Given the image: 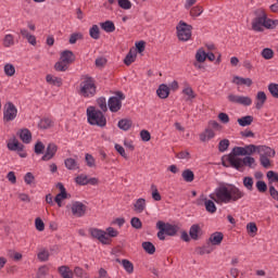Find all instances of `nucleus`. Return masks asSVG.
<instances>
[{
	"label": "nucleus",
	"instance_id": "obj_1",
	"mask_svg": "<svg viewBox=\"0 0 278 278\" xmlns=\"http://www.w3.org/2000/svg\"><path fill=\"white\" fill-rule=\"evenodd\" d=\"M211 200L204 198V207L208 214H216L217 205H228V203H238L244 199V191L231 184H220L213 193L208 195ZM215 201V203H214Z\"/></svg>",
	"mask_w": 278,
	"mask_h": 278
},
{
	"label": "nucleus",
	"instance_id": "obj_2",
	"mask_svg": "<svg viewBox=\"0 0 278 278\" xmlns=\"http://www.w3.org/2000/svg\"><path fill=\"white\" fill-rule=\"evenodd\" d=\"M254 18L252 20L253 31L262 33L264 29H276L278 20L268 18V14L264 9L254 11Z\"/></svg>",
	"mask_w": 278,
	"mask_h": 278
},
{
	"label": "nucleus",
	"instance_id": "obj_3",
	"mask_svg": "<svg viewBox=\"0 0 278 278\" xmlns=\"http://www.w3.org/2000/svg\"><path fill=\"white\" fill-rule=\"evenodd\" d=\"M223 165L228 167L231 166L237 170H240L243 166H248L249 168H255V159L253 156H245L240 159L236 155L226 156V161H223Z\"/></svg>",
	"mask_w": 278,
	"mask_h": 278
},
{
	"label": "nucleus",
	"instance_id": "obj_4",
	"mask_svg": "<svg viewBox=\"0 0 278 278\" xmlns=\"http://www.w3.org/2000/svg\"><path fill=\"white\" fill-rule=\"evenodd\" d=\"M87 122L96 127H105L108 125V118L97 106H89L87 109Z\"/></svg>",
	"mask_w": 278,
	"mask_h": 278
},
{
	"label": "nucleus",
	"instance_id": "obj_5",
	"mask_svg": "<svg viewBox=\"0 0 278 278\" xmlns=\"http://www.w3.org/2000/svg\"><path fill=\"white\" fill-rule=\"evenodd\" d=\"M260 162L264 168H270V159L275 157V150L270 147L258 146Z\"/></svg>",
	"mask_w": 278,
	"mask_h": 278
},
{
	"label": "nucleus",
	"instance_id": "obj_6",
	"mask_svg": "<svg viewBox=\"0 0 278 278\" xmlns=\"http://www.w3.org/2000/svg\"><path fill=\"white\" fill-rule=\"evenodd\" d=\"M176 30L178 40H181V42H188V40L192 38V25H189L184 21H180L178 23V25L176 26Z\"/></svg>",
	"mask_w": 278,
	"mask_h": 278
},
{
	"label": "nucleus",
	"instance_id": "obj_7",
	"mask_svg": "<svg viewBox=\"0 0 278 278\" xmlns=\"http://www.w3.org/2000/svg\"><path fill=\"white\" fill-rule=\"evenodd\" d=\"M80 94L81 97H94L97 94V86H94L92 77L86 76L85 80L80 83Z\"/></svg>",
	"mask_w": 278,
	"mask_h": 278
},
{
	"label": "nucleus",
	"instance_id": "obj_8",
	"mask_svg": "<svg viewBox=\"0 0 278 278\" xmlns=\"http://www.w3.org/2000/svg\"><path fill=\"white\" fill-rule=\"evenodd\" d=\"M258 149H260V146H255V144H249L245 147H236L232 149L229 155H235L239 157L240 155L251 156L253 155V153H257Z\"/></svg>",
	"mask_w": 278,
	"mask_h": 278
},
{
	"label": "nucleus",
	"instance_id": "obj_9",
	"mask_svg": "<svg viewBox=\"0 0 278 278\" xmlns=\"http://www.w3.org/2000/svg\"><path fill=\"white\" fill-rule=\"evenodd\" d=\"M89 233L96 240H99L102 244H110V237H108V232L105 230H101L98 228L89 229Z\"/></svg>",
	"mask_w": 278,
	"mask_h": 278
},
{
	"label": "nucleus",
	"instance_id": "obj_10",
	"mask_svg": "<svg viewBox=\"0 0 278 278\" xmlns=\"http://www.w3.org/2000/svg\"><path fill=\"white\" fill-rule=\"evenodd\" d=\"M17 114H18V110L16 109V106L14 105L4 106L3 119L7 123H10V121H14V118H16Z\"/></svg>",
	"mask_w": 278,
	"mask_h": 278
},
{
	"label": "nucleus",
	"instance_id": "obj_11",
	"mask_svg": "<svg viewBox=\"0 0 278 278\" xmlns=\"http://www.w3.org/2000/svg\"><path fill=\"white\" fill-rule=\"evenodd\" d=\"M73 216L76 218H81L86 214V205L81 202H73L71 205Z\"/></svg>",
	"mask_w": 278,
	"mask_h": 278
},
{
	"label": "nucleus",
	"instance_id": "obj_12",
	"mask_svg": "<svg viewBox=\"0 0 278 278\" xmlns=\"http://www.w3.org/2000/svg\"><path fill=\"white\" fill-rule=\"evenodd\" d=\"M228 101H230V103H237L239 105H251V103H253V100H251L249 97L236 94H229Z\"/></svg>",
	"mask_w": 278,
	"mask_h": 278
},
{
	"label": "nucleus",
	"instance_id": "obj_13",
	"mask_svg": "<svg viewBox=\"0 0 278 278\" xmlns=\"http://www.w3.org/2000/svg\"><path fill=\"white\" fill-rule=\"evenodd\" d=\"M56 153H58V144L49 143L45 155L41 157L42 162H49V160H53Z\"/></svg>",
	"mask_w": 278,
	"mask_h": 278
},
{
	"label": "nucleus",
	"instance_id": "obj_14",
	"mask_svg": "<svg viewBox=\"0 0 278 278\" xmlns=\"http://www.w3.org/2000/svg\"><path fill=\"white\" fill-rule=\"evenodd\" d=\"M7 147L9 151H16V152L24 151L25 149V146L21 143L16 138L10 139L7 143Z\"/></svg>",
	"mask_w": 278,
	"mask_h": 278
},
{
	"label": "nucleus",
	"instance_id": "obj_15",
	"mask_svg": "<svg viewBox=\"0 0 278 278\" xmlns=\"http://www.w3.org/2000/svg\"><path fill=\"white\" fill-rule=\"evenodd\" d=\"M200 142H210V140H213V138H216V132L212 128H205L204 131H202L199 135Z\"/></svg>",
	"mask_w": 278,
	"mask_h": 278
},
{
	"label": "nucleus",
	"instance_id": "obj_16",
	"mask_svg": "<svg viewBox=\"0 0 278 278\" xmlns=\"http://www.w3.org/2000/svg\"><path fill=\"white\" fill-rule=\"evenodd\" d=\"M58 188H59V190H61V192L59 194H56V197L54 198V201L58 204V207H62V202L65 199H67L68 193H66V188H64V185L58 184Z\"/></svg>",
	"mask_w": 278,
	"mask_h": 278
},
{
	"label": "nucleus",
	"instance_id": "obj_17",
	"mask_svg": "<svg viewBox=\"0 0 278 278\" xmlns=\"http://www.w3.org/2000/svg\"><path fill=\"white\" fill-rule=\"evenodd\" d=\"M189 236L191 240H199L203 236V229L199 224H193L189 229Z\"/></svg>",
	"mask_w": 278,
	"mask_h": 278
},
{
	"label": "nucleus",
	"instance_id": "obj_18",
	"mask_svg": "<svg viewBox=\"0 0 278 278\" xmlns=\"http://www.w3.org/2000/svg\"><path fill=\"white\" fill-rule=\"evenodd\" d=\"M60 60L62 62H65L66 64H73V62H75L76 58H75V53H73V51L71 50H64L61 52L60 54Z\"/></svg>",
	"mask_w": 278,
	"mask_h": 278
},
{
	"label": "nucleus",
	"instance_id": "obj_19",
	"mask_svg": "<svg viewBox=\"0 0 278 278\" xmlns=\"http://www.w3.org/2000/svg\"><path fill=\"white\" fill-rule=\"evenodd\" d=\"M123 101H125V93L117 91L115 96L109 99L108 105H122Z\"/></svg>",
	"mask_w": 278,
	"mask_h": 278
},
{
	"label": "nucleus",
	"instance_id": "obj_20",
	"mask_svg": "<svg viewBox=\"0 0 278 278\" xmlns=\"http://www.w3.org/2000/svg\"><path fill=\"white\" fill-rule=\"evenodd\" d=\"M156 94L160 99H168V94H170V87L166 84H161L156 90Z\"/></svg>",
	"mask_w": 278,
	"mask_h": 278
},
{
	"label": "nucleus",
	"instance_id": "obj_21",
	"mask_svg": "<svg viewBox=\"0 0 278 278\" xmlns=\"http://www.w3.org/2000/svg\"><path fill=\"white\" fill-rule=\"evenodd\" d=\"M232 84H236L237 86H247L248 88H251V86H253V79L235 76L232 79Z\"/></svg>",
	"mask_w": 278,
	"mask_h": 278
},
{
	"label": "nucleus",
	"instance_id": "obj_22",
	"mask_svg": "<svg viewBox=\"0 0 278 278\" xmlns=\"http://www.w3.org/2000/svg\"><path fill=\"white\" fill-rule=\"evenodd\" d=\"M17 136H20V139L24 144H29L31 142V131L27 128H23L17 132Z\"/></svg>",
	"mask_w": 278,
	"mask_h": 278
},
{
	"label": "nucleus",
	"instance_id": "obj_23",
	"mask_svg": "<svg viewBox=\"0 0 278 278\" xmlns=\"http://www.w3.org/2000/svg\"><path fill=\"white\" fill-rule=\"evenodd\" d=\"M100 27L106 34H113V31H116V25H114V22H112L110 20L100 23Z\"/></svg>",
	"mask_w": 278,
	"mask_h": 278
},
{
	"label": "nucleus",
	"instance_id": "obj_24",
	"mask_svg": "<svg viewBox=\"0 0 278 278\" xmlns=\"http://www.w3.org/2000/svg\"><path fill=\"white\" fill-rule=\"evenodd\" d=\"M134 207L137 214H142V212L147 210V200H144L143 198H139L138 200H136Z\"/></svg>",
	"mask_w": 278,
	"mask_h": 278
},
{
	"label": "nucleus",
	"instance_id": "obj_25",
	"mask_svg": "<svg viewBox=\"0 0 278 278\" xmlns=\"http://www.w3.org/2000/svg\"><path fill=\"white\" fill-rule=\"evenodd\" d=\"M162 225H163L162 228L165 230L166 236H176L177 231H179V228H177V226H173L164 222H162Z\"/></svg>",
	"mask_w": 278,
	"mask_h": 278
},
{
	"label": "nucleus",
	"instance_id": "obj_26",
	"mask_svg": "<svg viewBox=\"0 0 278 278\" xmlns=\"http://www.w3.org/2000/svg\"><path fill=\"white\" fill-rule=\"evenodd\" d=\"M21 36H23V38H26L27 42H29V45H33V47H36V36L29 34V30L22 28L20 30Z\"/></svg>",
	"mask_w": 278,
	"mask_h": 278
},
{
	"label": "nucleus",
	"instance_id": "obj_27",
	"mask_svg": "<svg viewBox=\"0 0 278 278\" xmlns=\"http://www.w3.org/2000/svg\"><path fill=\"white\" fill-rule=\"evenodd\" d=\"M223 232H213L208 240L211 244H213L214 247H218V244L223 242Z\"/></svg>",
	"mask_w": 278,
	"mask_h": 278
},
{
	"label": "nucleus",
	"instance_id": "obj_28",
	"mask_svg": "<svg viewBox=\"0 0 278 278\" xmlns=\"http://www.w3.org/2000/svg\"><path fill=\"white\" fill-rule=\"evenodd\" d=\"M89 36L93 40H99V38H101V30L99 29V25L94 24L91 26L89 29Z\"/></svg>",
	"mask_w": 278,
	"mask_h": 278
},
{
	"label": "nucleus",
	"instance_id": "obj_29",
	"mask_svg": "<svg viewBox=\"0 0 278 278\" xmlns=\"http://www.w3.org/2000/svg\"><path fill=\"white\" fill-rule=\"evenodd\" d=\"M59 274L62 278H73L74 274L73 270L68 266H61L59 267Z\"/></svg>",
	"mask_w": 278,
	"mask_h": 278
},
{
	"label": "nucleus",
	"instance_id": "obj_30",
	"mask_svg": "<svg viewBox=\"0 0 278 278\" xmlns=\"http://www.w3.org/2000/svg\"><path fill=\"white\" fill-rule=\"evenodd\" d=\"M46 80L48 84H51L52 86H58V88H60V86H62V78L55 77L51 74H48L46 76Z\"/></svg>",
	"mask_w": 278,
	"mask_h": 278
},
{
	"label": "nucleus",
	"instance_id": "obj_31",
	"mask_svg": "<svg viewBox=\"0 0 278 278\" xmlns=\"http://www.w3.org/2000/svg\"><path fill=\"white\" fill-rule=\"evenodd\" d=\"M71 66L68 63L61 61V59L54 64V71L59 73H66V70Z\"/></svg>",
	"mask_w": 278,
	"mask_h": 278
},
{
	"label": "nucleus",
	"instance_id": "obj_32",
	"mask_svg": "<svg viewBox=\"0 0 278 278\" xmlns=\"http://www.w3.org/2000/svg\"><path fill=\"white\" fill-rule=\"evenodd\" d=\"M237 123H239L240 127H249L251 123H253V116L247 115L241 118L237 119Z\"/></svg>",
	"mask_w": 278,
	"mask_h": 278
},
{
	"label": "nucleus",
	"instance_id": "obj_33",
	"mask_svg": "<svg viewBox=\"0 0 278 278\" xmlns=\"http://www.w3.org/2000/svg\"><path fill=\"white\" fill-rule=\"evenodd\" d=\"M65 167L68 168V170H77V168H79V164L75 159L70 157L65 160Z\"/></svg>",
	"mask_w": 278,
	"mask_h": 278
},
{
	"label": "nucleus",
	"instance_id": "obj_34",
	"mask_svg": "<svg viewBox=\"0 0 278 278\" xmlns=\"http://www.w3.org/2000/svg\"><path fill=\"white\" fill-rule=\"evenodd\" d=\"M119 129H123V131H129L131 129V121L130 119H121L117 124Z\"/></svg>",
	"mask_w": 278,
	"mask_h": 278
},
{
	"label": "nucleus",
	"instance_id": "obj_35",
	"mask_svg": "<svg viewBox=\"0 0 278 278\" xmlns=\"http://www.w3.org/2000/svg\"><path fill=\"white\" fill-rule=\"evenodd\" d=\"M136 58L137 54L130 50L124 59V64H126V66H131V64L136 62Z\"/></svg>",
	"mask_w": 278,
	"mask_h": 278
},
{
	"label": "nucleus",
	"instance_id": "obj_36",
	"mask_svg": "<svg viewBox=\"0 0 278 278\" xmlns=\"http://www.w3.org/2000/svg\"><path fill=\"white\" fill-rule=\"evenodd\" d=\"M182 94H185L187 101H192V99H195L197 94L194 93V90H192V87H186L182 90Z\"/></svg>",
	"mask_w": 278,
	"mask_h": 278
},
{
	"label": "nucleus",
	"instance_id": "obj_37",
	"mask_svg": "<svg viewBox=\"0 0 278 278\" xmlns=\"http://www.w3.org/2000/svg\"><path fill=\"white\" fill-rule=\"evenodd\" d=\"M261 55L264 58V60H273V58H275V51H273L270 48H264Z\"/></svg>",
	"mask_w": 278,
	"mask_h": 278
},
{
	"label": "nucleus",
	"instance_id": "obj_38",
	"mask_svg": "<svg viewBox=\"0 0 278 278\" xmlns=\"http://www.w3.org/2000/svg\"><path fill=\"white\" fill-rule=\"evenodd\" d=\"M16 74V67H14L11 63L4 65V75L7 77H14Z\"/></svg>",
	"mask_w": 278,
	"mask_h": 278
},
{
	"label": "nucleus",
	"instance_id": "obj_39",
	"mask_svg": "<svg viewBox=\"0 0 278 278\" xmlns=\"http://www.w3.org/2000/svg\"><path fill=\"white\" fill-rule=\"evenodd\" d=\"M164 225L162 224V220L156 223V228L159 230L157 232V238L159 240H166V231L164 230Z\"/></svg>",
	"mask_w": 278,
	"mask_h": 278
},
{
	"label": "nucleus",
	"instance_id": "obj_40",
	"mask_svg": "<svg viewBox=\"0 0 278 278\" xmlns=\"http://www.w3.org/2000/svg\"><path fill=\"white\" fill-rule=\"evenodd\" d=\"M49 250L47 249H41L38 254H37V257H38V261L39 262H48L49 261Z\"/></svg>",
	"mask_w": 278,
	"mask_h": 278
},
{
	"label": "nucleus",
	"instance_id": "obj_41",
	"mask_svg": "<svg viewBox=\"0 0 278 278\" xmlns=\"http://www.w3.org/2000/svg\"><path fill=\"white\" fill-rule=\"evenodd\" d=\"M39 129H50L53 127V122L50 118H43L38 124Z\"/></svg>",
	"mask_w": 278,
	"mask_h": 278
},
{
	"label": "nucleus",
	"instance_id": "obj_42",
	"mask_svg": "<svg viewBox=\"0 0 278 278\" xmlns=\"http://www.w3.org/2000/svg\"><path fill=\"white\" fill-rule=\"evenodd\" d=\"M195 60L200 64H203V62H205V60H207V53H205L203 49H199L195 53Z\"/></svg>",
	"mask_w": 278,
	"mask_h": 278
},
{
	"label": "nucleus",
	"instance_id": "obj_43",
	"mask_svg": "<svg viewBox=\"0 0 278 278\" xmlns=\"http://www.w3.org/2000/svg\"><path fill=\"white\" fill-rule=\"evenodd\" d=\"M182 179H185L188 184H191V181H194V173L190 169H185L182 172Z\"/></svg>",
	"mask_w": 278,
	"mask_h": 278
},
{
	"label": "nucleus",
	"instance_id": "obj_44",
	"mask_svg": "<svg viewBox=\"0 0 278 278\" xmlns=\"http://www.w3.org/2000/svg\"><path fill=\"white\" fill-rule=\"evenodd\" d=\"M3 47H5V48L14 47V35L9 34V35L4 36Z\"/></svg>",
	"mask_w": 278,
	"mask_h": 278
},
{
	"label": "nucleus",
	"instance_id": "obj_45",
	"mask_svg": "<svg viewBox=\"0 0 278 278\" xmlns=\"http://www.w3.org/2000/svg\"><path fill=\"white\" fill-rule=\"evenodd\" d=\"M142 249L146 251V253H149V255H153V253H155V245L149 241L142 243Z\"/></svg>",
	"mask_w": 278,
	"mask_h": 278
},
{
	"label": "nucleus",
	"instance_id": "obj_46",
	"mask_svg": "<svg viewBox=\"0 0 278 278\" xmlns=\"http://www.w3.org/2000/svg\"><path fill=\"white\" fill-rule=\"evenodd\" d=\"M122 266H123L124 270H126V273H128V275H131V273H134V263H131L127 260H123Z\"/></svg>",
	"mask_w": 278,
	"mask_h": 278
},
{
	"label": "nucleus",
	"instance_id": "obj_47",
	"mask_svg": "<svg viewBox=\"0 0 278 278\" xmlns=\"http://www.w3.org/2000/svg\"><path fill=\"white\" fill-rule=\"evenodd\" d=\"M268 90L271 97H274V99H278V84L270 83L268 85Z\"/></svg>",
	"mask_w": 278,
	"mask_h": 278
},
{
	"label": "nucleus",
	"instance_id": "obj_48",
	"mask_svg": "<svg viewBox=\"0 0 278 278\" xmlns=\"http://www.w3.org/2000/svg\"><path fill=\"white\" fill-rule=\"evenodd\" d=\"M48 275H49V266L43 265V266L39 267V269L37 271L38 278H46Z\"/></svg>",
	"mask_w": 278,
	"mask_h": 278
},
{
	"label": "nucleus",
	"instance_id": "obj_49",
	"mask_svg": "<svg viewBox=\"0 0 278 278\" xmlns=\"http://www.w3.org/2000/svg\"><path fill=\"white\" fill-rule=\"evenodd\" d=\"M117 5L122 10H131V1L130 0H117Z\"/></svg>",
	"mask_w": 278,
	"mask_h": 278
},
{
	"label": "nucleus",
	"instance_id": "obj_50",
	"mask_svg": "<svg viewBox=\"0 0 278 278\" xmlns=\"http://www.w3.org/2000/svg\"><path fill=\"white\" fill-rule=\"evenodd\" d=\"M77 40H84V35L81 33H74L70 36V45H75Z\"/></svg>",
	"mask_w": 278,
	"mask_h": 278
},
{
	"label": "nucleus",
	"instance_id": "obj_51",
	"mask_svg": "<svg viewBox=\"0 0 278 278\" xmlns=\"http://www.w3.org/2000/svg\"><path fill=\"white\" fill-rule=\"evenodd\" d=\"M152 190V199L155 201H162V195L160 194V191H157V186L151 185Z\"/></svg>",
	"mask_w": 278,
	"mask_h": 278
},
{
	"label": "nucleus",
	"instance_id": "obj_52",
	"mask_svg": "<svg viewBox=\"0 0 278 278\" xmlns=\"http://www.w3.org/2000/svg\"><path fill=\"white\" fill-rule=\"evenodd\" d=\"M243 186L247 190H253V178L252 177H244L243 178Z\"/></svg>",
	"mask_w": 278,
	"mask_h": 278
},
{
	"label": "nucleus",
	"instance_id": "obj_53",
	"mask_svg": "<svg viewBox=\"0 0 278 278\" xmlns=\"http://www.w3.org/2000/svg\"><path fill=\"white\" fill-rule=\"evenodd\" d=\"M218 149H219L220 153H225V151H227V149H229V140L228 139L222 140L218 144Z\"/></svg>",
	"mask_w": 278,
	"mask_h": 278
},
{
	"label": "nucleus",
	"instance_id": "obj_54",
	"mask_svg": "<svg viewBox=\"0 0 278 278\" xmlns=\"http://www.w3.org/2000/svg\"><path fill=\"white\" fill-rule=\"evenodd\" d=\"M130 225L135 229H142V222L138 217H132L130 220Z\"/></svg>",
	"mask_w": 278,
	"mask_h": 278
},
{
	"label": "nucleus",
	"instance_id": "obj_55",
	"mask_svg": "<svg viewBox=\"0 0 278 278\" xmlns=\"http://www.w3.org/2000/svg\"><path fill=\"white\" fill-rule=\"evenodd\" d=\"M203 14V8L202 7H193L190 10V16H201Z\"/></svg>",
	"mask_w": 278,
	"mask_h": 278
},
{
	"label": "nucleus",
	"instance_id": "obj_56",
	"mask_svg": "<svg viewBox=\"0 0 278 278\" xmlns=\"http://www.w3.org/2000/svg\"><path fill=\"white\" fill-rule=\"evenodd\" d=\"M36 180V177H34V174L31 173H26V175L24 176V181L27 186H31V184H34V181Z\"/></svg>",
	"mask_w": 278,
	"mask_h": 278
},
{
	"label": "nucleus",
	"instance_id": "obj_57",
	"mask_svg": "<svg viewBox=\"0 0 278 278\" xmlns=\"http://www.w3.org/2000/svg\"><path fill=\"white\" fill-rule=\"evenodd\" d=\"M266 92L264 91H258L257 94H256V100L258 101V103L261 105H264V103H266Z\"/></svg>",
	"mask_w": 278,
	"mask_h": 278
},
{
	"label": "nucleus",
	"instance_id": "obj_58",
	"mask_svg": "<svg viewBox=\"0 0 278 278\" xmlns=\"http://www.w3.org/2000/svg\"><path fill=\"white\" fill-rule=\"evenodd\" d=\"M256 189L258 190V192H266L268 190V186L265 181L258 180L256 182Z\"/></svg>",
	"mask_w": 278,
	"mask_h": 278
},
{
	"label": "nucleus",
	"instance_id": "obj_59",
	"mask_svg": "<svg viewBox=\"0 0 278 278\" xmlns=\"http://www.w3.org/2000/svg\"><path fill=\"white\" fill-rule=\"evenodd\" d=\"M76 184H78L79 186H88V176L80 175L76 177Z\"/></svg>",
	"mask_w": 278,
	"mask_h": 278
},
{
	"label": "nucleus",
	"instance_id": "obj_60",
	"mask_svg": "<svg viewBox=\"0 0 278 278\" xmlns=\"http://www.w3.org/2000/svg\"><path fill=\"white\" fill-rule=\"evenodd\" d=\"M35 153H37V155L45 153V143H42L41 141H38L35 144Z\"/></svg>",
	"mask_w": 278,
	"mask_h": 278
},
{
	"label": "nucleus",
	"instance_id": "obj_61",
	"mask_svg": "<svg viewBox=\"0 0 278 278\" xmlns=\"http://www.w3.org/2000/svg\"><path fill=\"white\" fill-rule=\"evenodd\" d=\"M85 160L89 168H93V166H96L94 156H92L91 154H86Z\"/></svg>",
	"mask_w": 278,
	"mask_h": 278
},
{
	"label": "nucleus",
	"instance_id": "obj_62",
	"mask_svg": "<svg viewBox=\"0 0 278 278\" xmlns=\"http://www.w3.org/2000/svg\"><path fill=\"white\" fill-rule=\"evenodd\" d=\"M248 233H252V236H255L257 233V226L255 223H250L247 225Z\"/></svg>",
	"mask_w": 278,
	"mask_h": 278
},
{
	"label": "nucleus",
	"instance_id": "obj_63",
	"mask_svg": "<svg viewBox=\"0 0 278 278\" xmlns=\"http://www.w3.org/2000/svg\"><path fill=\"white\" fill-rule=\"evenodd\" d=\"M35 227H36L37 231H42L45 229V222H42V219L40 217H37L35 219Z\"/></svg>",
	"mask_w": 278,
	"mask_h": 278
},
{
	"label": "nucleus",
	"instance_id": "obj_64",
	"mask_svg": "<svg viewBox=\"0 0 278 278\" xmlns=\"http://www.w3.org/2000/svg\"><path fill=\"white\" fill-rule=\"evenodd\" d=\"M267 179H269V181L278 182V173H275L273 170L267 172Z\"/></svg>",
	"mask_w": 278,
	"mask_h": 278
}]
</instances>
